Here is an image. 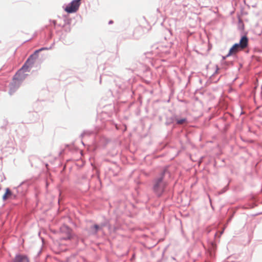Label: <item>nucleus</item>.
Instances as JSON below:
<instances>
[{"label":"nucleus","instance_id":"f257e3e1","mask_svg":"<svg viewBox=\"0 0 262 262\" xmlns=\"http://www.w3.org/2000/svg\"><path fill=\"white\" fill-rule=\"evenodd\" d=\"M171 176V172L168 170V166H165L152 180V190L155 195L158 197H161L165 191L168 185V182L165 181V177Z\"/></svg>","mask_w":262,"mask_h":262},{"label":"nucleus","instance_id":"423d86ee","mask_svg":"<svg viewBox=\"0 0 262 262\" xmlns=\"http://www.w3.org/2000/svg\"><path fill=\"white\" fill-rule=\"evenodd\" d=\"M79 5L72 0L67 6L64 8V10L68 13H73L77 11L79 9Z\"/></svg>","mask_w":262,"mask_h":262},{"label":"nucleus","instance_id":"b1692460","mask_svg":"<svg viewBox=\"0 0 262 262\" xmlns=\"http://www.w3.org/2000/svg\"><path fill=\"white\" fill-rule=\"evenodd\" d=\"M64 28L65 31L67 32H70L71 31V26H66L63 27Z\"/></svg>","mask_w":262,"mask_h":262},{"label":"nucleus","instance_id":"2f4dec72","mask_svg":"<svg viewBox=\"0 0 262 262\" xmlns=\"http://www.w3.org/2000/svg\"><path fill=\"white\" fill-rule=\"evenodd\" d=\"M76 3H77V4H78L79 6L80 5V4H81V2L80 1L81 0H74Z\"/></svg>","mask_w":262,"mask_h":262},{"label":"nucleus","instance_id":"a211bd4d","mask_svg":"<svg viewBox=\"0 0 262 262\" xmlns=\"http://www.w3.org/2000/svg\"><path fill=\"white\" fill-rule=\"evenodd\" d=\"M187 122V119L186 118H182L179 119L177 115H176V124H173V127H175L176 125H182Z\"/></svg>","mask_w":262,"mask_h":262},{"label":"nucleus","instance_id":"9d476101","mask_svg":"<svg viewBox=\"0 0 262 262\" xmlns=\"http://www.w3.org/2000/svg\"><path fill=\"white\" fill-rule=\"evenodd\" d=\"M27 76V74H25V72L18 70L13 76V78L14 80H17L22 82Z\"/></svg>","mask_w":262,"mask_h":262},{"label":"nucleus","instance_id":"58836bf2","mask_svg":"<svg viewBox=\"0 0 262 262\" xmlns=\"http://www.w3.org/2000/svg\"><path fill=\"white\" fill-rule=\"evenodd\" d=\"M261 95H262V91H261Z\"/></svg>","mask_w":262,"mask_h":262},{"label":"nucleus","instance_id":"aec40b11","mask_svg":"<svg viewBox=\"0 0 262 262\" xmlns=\"http://www.w3.org/2000/svg\"><path fill=\"white\" fill-rule=\"evenodd\" d=\"M93 131L92 130H84L80 135V137L82 138L84 136H90L92 134H93Z\"/></svg>","mask_w":262,"mask_h":262},{"label":"nucleus","instance_id":"cd10ccee","mask_svg":"<svg viewBox=\"0 0 262 262\" xmlns=\"http://www.w3.org/2000/svg\"><path fill=\"white\" fill-rule=\"evenodd\" d=\"M229 126H230V124L229 123H226L225 125L224 130H225V132H226L227 130V129H228Z\"/></svg>","mask_w":262,"mask_h":262},{"label":"nucleus","instance_id":"f8f14e48","mask_svg":"<svg viewBox=\"0 0 262 262\" xmlns=\"http://www.w3.org/2000/svg\"><path fill=\"white\" fill-rule=\"evenodd\" d=\"M39 52L36 50L33 54H31L27 58V62H30L31 64H34L35 60L38 58Z\"/></svg>","mask_w":262,"mask_h":262},{"label":"nucleus","instance_id":"f704fd0d","mask_svg":"<svg viewBox=\"0 0 262 262\" xmlns=\"http://www.w3.org/2000/svg\"><path fill=\"white\" fill-rule=\"evenodd\" d=\"M41 253V250H40L38 252V254H37V255L38 256Z\"/></svg>","mask_w":262,"mask_h":262},{"label":"nucleus","instance_id":"4be33fe9","mask_svg":"<svg viewBox=\"0 0 262 262\" xmlns=\"http://www.w3.org/2000/svg\"><path fill=\"white\" fill-rule=\"evenodd\" d=\"M54 43L50 46L49 47H42L39 49H37L39 52H40L41 51H44V50H49L52 48V46H53Z\"/></svg>","mask_w":262,"mask_h":262},{"label":"nucleus","instance_id":"7c9ffc66","mask_svg":"<svg viewBox=\"0 0 262 262\" xmlns=\"http://www.w3.org/2000/svg\"><path fill=\"white\" fill-rule=\"evenodd\" d=\"M238 23H239V25H240L241 24L242 25L243 28H244V24H243L242 20L240 18L238 20Z\"/></svg>","mask_w":262,"mask_h":262},{"label":"nucleus","instance_id":"412c9836","mask_svg":"<svg viewBox=\"0 0 262 262\" xmlns=\"http://www.w3.org/2000/svg\"><path fill=\"white\" fill-rule=\"evenodd\" d=\"M223 66L225 67V68L226 69L230 66H232L233 65V61H224L222 62Z\"/></svg>","mask_w":262,"mask_h":262},{"label":"nucleus","instance_id":"20e7f679","mask_svg":"<svg viewBox=\"0 0 262 262\" xmlns=\"http://www.w3.org/2000/svg\"><path fill=\"white\" fill-rule=\"evenodd\" d=\"M18 198V196L16 191H12L7 187L5 189V192L2 196V199L3 201H6L8 199L16 200Z\"/></svg>","mask_w":262,"mask_h":262},{"label":"nucleus","instance_id":"4c0bfd02","mask_svg":"<svg viewBox=\"0 0 262 262\" xmlns=\"http://www.w3.org/2000/svg\"><path fill=\"white\" fill-rule=\"evenodd\" d=\"M261 90H262V84H261Z\"/></svg>","mask_w":262,"mask_h":262},{"label":"nucleus","instance_id":"bb28decb","mask_svg":"<svg viewBox=\"0 0 262 262\" xmlns=\"http://www.w3.org/2000/svg\"><path fill=\"white\" fill-rule=\"evenodd\" d=\"M230 56H228V53L226 56H222V63L224 61H225V59L229 57Z\"/></svg>","mask_w":262,"mask_h":262},{"label":"nucleus","instance_id":"5701e85b","mask_svg":"<svg viewBox=\"0 0 262 262\" xmlns=\"http://www.w3.org/2000/svg\"><path fill=\"white\" fill-rule=\"evenodd\" d=\"M210 248L212 251L214 250V249L216 248V245L214 243L211 242L210 243Z\"/></svg>","mask_w":262,"mask_h":262},{"label":"nucleus","instance_id":"ddd939ff","mask_svg":"<svg viewBox=\"0 0 262 262\" xmlns=\"http://www.w3.org/2000/svg\"><path fill=\"white\" fill-rule=\"evenodd\" d=\"M241 49V47L237 45V43H235L230 48L228 52V56H232L235 54L237 52L242 50Z\"/></svg>","mask_w":262,"mask_h":262},{"label":"nucleus","instance_id":"f3484780","mask_svg":"<svg viewBox=\"0 0 262 262\" xmlns=\"http://www.w3.org/2000/svg\"><path fill=\"white\" fill-rule=\"evenodd\" d=\"M176 115H173L170 117H166V121L165 124L166 126H169L172 124H173L176 122Z\"/></svg>","mask_w":262,"mask_h":262},{"label":"nucleus","instance_id":"a878e982","mask_svg":"<svg viewBox=\"0 0 262 262\" xmlns=\"http://www.w3.org/2000/svg\"><path fill=\"white\" fill-rule=\"evenodd\" d=\"M49 22H50V25L53 24V26H54V27H55V26H56V24H56V20H51V19H50V20H49Z\"/></svg>","mask_w":262,"mask_h":262},{"label":"nucleus","instance_id":"c9c22d12","mask_svg":"<svg viewBox=\"0 0 262 262\" xmlns=\"http://www.w3.org/2000/svg\"><path fill=\"white\" fill-rule=\"evenodd\" d=\"M81 242H82V243H83V242H84V239H81Z\"/></svg>","mask_w":262,"mask_h":262},{"label":"nucleus","instance_id":"c85d7f7f","mask_svg":"<svg viewBox=\"0 0 262 262\" xmlns=\"http://www.w3.org/2000/svg\"><path fill=\"white\" fill-rule=\"evenodd\" d=\"M228 189V185H226L222 190L221 191V193L225 192L227 189Z\"/></svg>","mask_w":262,"mask_h":262},{"label":"nucleus","instance_id":"2eb2a0df","mask_svg":"<svg viewBox=\"0 0 262 262\" xmlns=\"http://www.w3.org/2000/svg\"><path fill=\"white\" fill-rule=\"evenodd\" d=\"M3 122V124L0 127V129L2 131V132L0 133V140L4 138V136L6 132V127L8 124V121L4 119Z\"/></svg>","mask_w":262,"mask_h":262},{"label":"nucleus","instance_id":"ea45409f","mask_svg":"<svg viewBox=\"0 0 262 262\" xmlns=\"http://www.w3.org/2000/svg\"><path fill=\"white\" fill-rule=\"evenodd\" d=\"M1 189V187H0V190Z\"/></svg>","mask_w":262,"mask_h":262},{"label":"nucleus","instance_id":"f03ea898","mask_svg":"<svg viewBox=\"0 0 262 262\" xmlns=\"http://www.w3.org/2000/svg\"><path fill=\"white\" fill-rule=\"evenodd\" d=\"M60 231L64 235V236L62 237L63 240H70L75 236L73 232V230L69 226L65 224L60 227Z\"/></svg>","mask_w":262,"mask_h":262},{"label":"nucleus","instance_id":"72a5a7b5","mask_svg":"<svg viewBox=\"0 0 262 262\" xmlns=\"http://www.w3.org/2000/svg\"><path fill=\"white\" fill-rule=\"evenodd\" d=\"M114 23V21L113 20H110L109 21H108V25H112Z\"/></svg>","mask_w":262,"mask_h":262},{"label":"nucleus","instance_id":"e433bc0d","mask_svg":"<svg viewBox=\"0 0 262 262\" xmlns=\"http://www.w3.org/2000/svg\"><path fill=\"white\" fill-rule=\"evenodd\" d=\"M81 143H82L83 145H84V143H83V142L82 141H81Z\"/></svg>","mask_w":262,"mask_h":262},{"label":"nucleus","instance_id":"6e6552de","mask_svg":"<svg viewBox=\"0 0 262 262\" xmlns=\"http://www.w3.org/2000/svg\"><path fill=\"white\" fill-rule=\"evenodd\" d=\"M249 43V38L245 34L241 36L239 42L237 45L241 47V49H244L248 47Z\"/></svg>","mask_w":262,"mask_h":262},{"label":"nucleus","instance_id":"1a4fd4ad","mask_svg":"<svg viewBox=\"0 0 262 262\" xmlns=\"http://www.w3.org/2000/svg\"><path fill=\"white\" fill-rule=\"evenodd\" d=\"M29 121L31 122H35L39 119V115L37 112H29L27 115Z\"/></svg>","mask_w":262,"mask_h":262},{"label":"nucleus","instance_id":"393cba45","mask_svg":"<svg viewBox=\"0 0 262 262\" xmlns=\"http://www.w3.org/2000/svg\"><path fill=\"white\" fill-rule=\"evenodd\" d=\"M234 214H235V211H233L232 212L230 216L228 219V222H230L232 220V218L233 217V216L234 215Z\"/></svg>","mask_w":262,"mask_h":262},{"label":"nucleus","instance_id":"dca6fc26","mask_svg":"<svg viewBox=\"0 0 262 262\" xmlns=\"http://www.w3.org/2000/svg\"><path fill=\"white\" fill-rule=\"evenodd\" d=\"M33 65V64H31L30 62H27V60H26L21 68L18 70L24 72H29L30 70V68H31Z\"/></svg>","mask_w":262,"mask_h":262},{"label":"nucleus","instance_id":"c756f323","mask_svg":"<svg viewBox=\"0 0 262 262\" xmlns=\"http://www.w3.org/2000/svg\"><path fill=\"white\" fill-rule=\"evenodd\" d=\"M52 37V32L51 31H50L49 32L48 39L51 38Z\"/></svg>","mask_w":262,"mask_h":262},{"label":"nucleus","instance_id":"473e14b6","mask_svg":"<svg viewBox=\"0 0 262 262\" xmlns=\"http://www.w3.org/2000/svg\"><path fill=\"white\" fill-rule=\"evenodd\" d=\"M76 3H77V4H78L79 6L80 5V4H81V2L80 1L81 0H74Z\"/></svg>","mask_w":262,"mask_h":262},{"label":"nucleus","instance_id":"7ed1b4c3","mask_svg":"<svg viewBox=\"0 0 262 262\" xmlns=\"http://www.w3.org/2000/svg\"><path fill=\"white\" fill-rule=\"evenodd\" d=\"M29 187V183L27 181L22 182L18 186L13 188L19 196H24L26 195Z\"/></svg>","mask_w":262,"mask_h":262},{"label":"nucleus","instance_id":"6ab92c4d","mask_svg":"<svg viewBox=\"0 0 262 262\" xmlns=\"http://www.w3.org/2000/svg\"><path fill=\"white\" fill-rule=\"evenodd\" d=\"M219 70V68H218L217 66H216V69L215 71L214 72V73H213V74L210 76V80H211V81H212V82H213L216 83V82H217L219 80V79H220V78H217V79H214V75H215V74L217 73Z\"/></svg>","mask_w":262,"mask_h":262},{"label":"nucleus","instance_id":"9b49d317","mask_svg":"<svg viewBox=\"0 0 262 262\" xmlns=\"http://www.w3.org/2000/svg\"><path fill=\"white\" fill-rule=\"evenodd\" d=\"M12 262H29V259L26 255L17 254L15 255Z\"/></svg>","mask_w":262,"mask_h":262},{"label":"nucleus","instance_id":"0eeeda50","mask_svg":"<svg viewBox=\"0 0 262 262\" xmlns=\"http://www.w3.org/2000/svg\"><path fill=\"white\" fill-rule=\"evenodd\" d=\"M21 83L17 80H14L13 79L12 81L9 84V94L11 95L14 94L20 86Z\"/></svg>","mask_w":262,"mask_h":262},{"label":"nucleus","instance_id":"4468645a","mask_svg":"<svg viewBox=\"0 0 262 262\" xmlns=\"http://www.w3.org/2000/svg\"><path fill=\"white\" fill-rule=\"evenodd\" d=\"M63 23L58 24L59 27H65L66 26H71L73 19L67 17L66 15L62 16Z\"/></svg>","mask_w":262,"mask_h":262},{"label":"nucleus","instance_id":"39448f33","mask_svg":"<svg viewBox=\"0 0 262 262\" xmlns=\"http://www.w3.org/2000/svg\"><path fill=\"white\" fill-rule=\"evenodd\" d=\"M104 226L105 225L104 224H102L101 225L94 224L91 225L89 228H86L85 230L90 235H96L98 231L102 230Z\"/></svg>","mask_w":262,"mask_h":262}]
</instances>
